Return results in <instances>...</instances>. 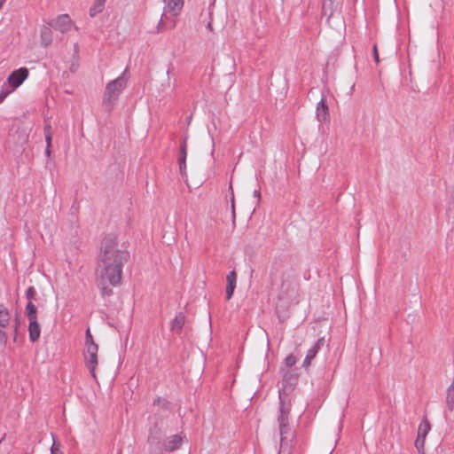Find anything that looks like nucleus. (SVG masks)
Masks as SVG:
<instances>
[{
  "label": "nucleus",
  "mask_w": 454,
  "mask_h": 454,
  "mask_svg": "<svg viewBox=\"0 0 454 454\" xmlns=\"http://www.w3.org/2000/svg\"><path fill=\"white\" fill-rule=\"evenodd\" d=\"M129 259V253L117 241L114 233L107 234L101 241L97 267V285L103 295H110L113 291L107 286L121 285L122 269Z\"/></svg>",
  "instance_id": "obj_1"
},
{
  "label": "nucleus",
  "mask_w": 454,
  "mask_h": 454,
  "mask_svg": "<svg viewBox=\"0 0 454 454\" xmlns=\"http://www.w3.org/2000/svg\"><path fill=\"white\" fill-rule=\"evenodd\" d=\"M288 403H282L278 416V430L280 435L278 454H291L294 446L295 433L289 427Z\"/></svg>",
  "instance_id": "obj_2"
},
{
  "label": "nucleus",
  "mask_w": 454,
  "mask_h": 454,
  "mask_svg": "<svg viewBox=\"0 0 454 454\" xmlns=\"http://www.w3.org/2000/svg\"><path fill=\"white\" fill-rule=\"evenodd\" d=\"M128 69L126 68L116 79L110 81L105 89L102 105L107 112H111L119 96L127 86Z\"/></svg>",
  "instance_id": "obj_3"
},
{
  "label": "nucleus",
  "mask_w": 454,
  "mask_h": 454,
  "mask_svg": "<svg viewBox=\"0 0 454 454\" xmlns=\"http://www.w3.org/2000/svg\"><path fill=\"white\" fill-rule=\"evenodd\" d=\"M165 436V430L163 427V422L156 421L149 427V434L147 442L149 445V451L151 454H158L160 451V446L162 443Z\"/></svg>",
  "instance_id": "obj_4"
},
{
  "label": "nucleus",
  "mask_w": 454,
  "mask_h": 454,
  "mask_svg": "<svg viewBox=\"0 0 454 454\" xmlns=\"http://www.w3.org/2000/svg\"><path fill=\"white\" fill-rule=\"evenodd\" d=\"M296 382L297 376L295 374L292 373L289 371H286V372L283 373V387L281 389L278 390L279 408L281 407L282 403H288L289 412L291 411L292 407V399L290 396V393L293 390V387L296 384Z\"/></svg>",
  "instance_id": "obj_5"
},
{
  "label": "nucleus",
  "mask_w": 454,
  "mask_h": 454,
  "mask_svg": "<svg viewBox=\"0 0 454 454\" xmlns=\"http://www.w3.org/2000/svg\"><path fill=\"white\" fill-rule=\"evenodd\" d=\"M164 13L162 14L161 19L158 24V31H161L164 28V19L167 17V13H169L172 16H177L179 15L184 6V0H164Z\"/></svg>",
  "instance_id": "obj_6"
},
{
  "label": "nucleus",
  "mask_w": 454,
  "mask_h": 454,
  "mask_svg": "<svg viewBox=\"0 0 454 454\" xmlns=\"http://www.w3.org/2000/svg\"><path fill=\"white\" fill-rule=\"evenodd\" d=\"M98 346L97 344H90L88 347H85L84 351V361L86 367L89 369L92 377H96L95 370L98 365Z\"/></svg>",
  "instance_id": "obj_7"
},
{
  "label": "nucleus",
  "mask_w": 454,
  "mask_h": 454,
  "mask_svg": "<svg viewBox=\"0 0 454 454\" xmlns=\"http://www.w3.org/2000/svg\"><path fill=\"white\" fill-rule=\"evenodd\" d=\"M431 429L430 423L427 418H424L418 428V434L415 441V447L419 454H425V442L427 434Z\"/></svg>",
  "instance_id": "obj_8"
},
{
  "label": "nucleus",
  "mask_w": 454,
  "mask_h": 454,
  "mask_svg": "<svg viewBox=\"0 0 454 454\" xmlns=\"http://www.w3.org/2000/svg\"><path fill=\"white\" fill-rule=\"evenodd\" d=\"M184 437L181 434H173L168 438H165L160 446V451L158 454H162L164 451H174L178 450L183 444Z\"/></svg>",
  "instance_id": "obj_9"
},
{
  "label": "nucleus",
  "mask_w": 454,
  "mask_h": 454,
  "mask_svg": "<svg viewBox=\"0 0 454 454\" xmlns=\"http://www.w3.org/2000/svg\"><path fill=\"white\" fill-rule=\"evenodd\" d=\"M28 75V69L26 67H20L18 70L13 71L7 79L8 85L12 87V90L18 88L27 79Z\"/></svg>",
  "instance_id": "obj_10"
},
{
  "label": "nucleus",
  "mask_w": 454,
  "mask_h": 454,
  "mask_svg": "<svg viewBox=\"0 0 454 454\" xmlns=\"http://www.w3.org/2000/svg\"><path fill=\"white\" fill-rule=\"evenodd\" d=\"M48 25L62 33L68 31L72 26V20L67 14H62L51 20Z\"/></svg>",
  "instance_id": "obj_11"
},
{
  "label": "nucleus",
  "mask_w": 454,
  "mask_h": 454,
  "mask_svg": "<svg viewBox=\"0 0 454 454\" xmlns=\"http://www.w3.org/2000/svg\"><path fill=\"white\" fill-rule=\"evenodd\" d=\"M325 337L319 338L317 342L314 344V346L308 350L306 357L303 361L302 366L304 368H308L311 361L315 358L318 351L325 345Z\"/></svg>",
  "instance_id": "obj_12"
},
{
  "label": "nucleus",
  "mask_w": 454,
  "mask_h": 454,
  "mask_svg": "<svg viewBox=\"0 0 454 454\" xmlns=\"http://www.w3.org/2000/svg\"><path fill=\"white\" fill-rule=\"evenodd\" d=\"M186 157H187V137H184L180 145L178 164L180 174L183 177L186 176Z\"/></svg>",
  "instance_id": "obj_13"
},
{
  "label": "nucleus",
  "mask_w": 454,
  "mask_h": 454,
  "mask_svg": "<svg viewBox=\"0 0 454 454\" xmlns=\"http://www.w3.org/2000/svg\"><path fill=\"white\" fill-rule=\"evenodd\" d=\"M28 321H29V325H28L29 340L32 342H35L40 337L41 328L37 322V318H33V319L30 318V319H28Z\"/></svg>",
  "instance_id": "obj_14"
},
{
  "label": "nucleus",
  "mask_w": 454,
  "mask_h": 454,
  "mask_svg": "<svg viewBox=\"0 0 454 454\" xmlns=\"http://www.w3.org/2000/svg\"><path fill=\"white\" fill-rule=\"evenodd\" d=\"M337 0H324L322 4V12L325 16L331 17L339 8Z\"/></svg>",
  "instance_id": "obj_15"
},
{
  "label": "nucleus",
  "mask_w": 454,
  "mask_h": 454,
  "mask_svg": "<svg viewBox=\"0 0 454 454\" xmlns=\"http://www.w3.org/2000/svg\"><path fill=\"white\" fill-rule=\"evenodd\" d=\"M185 324V316L184 313L179 312L174 318L171 325V330L176 333H180L183 326Z\"/></svg>",
  "instance_id": "obj_16"
},
{
  "label": "nucleus",
  "mask_w": 454,
  "mask_h": 454,
  "mask_svg": "<svg viewBox=\"0 0 454 454\" xmlns=\"http://www.w3.org/2000/svg\"><path fill=\"white\" fill-rule=\"evenodd\" d=\"M317 116L319 121H325L328 117V106L324 99H321L317 104Z\"/></svg>",
  "instance_id": "obj_17"
},
{
  "label": "nucleus",
  "mask_w": 454,
  "mask_h": 454,
  "mask_svg": "<svg viewBox=\"0 0 454 454\" xmlns=\"http://www.w3.org/2000/svg\"><path fill=\"white\" fill-rule=\"evenodd\" d=\"M41 40L42 44L44 46H48L52 43L53 36H52V31L51 27H43L41 30Z\"/></svg>",
  "instance_id": "obj_18"
},
{
  "label": "nucleus",
  "mask_w": 454,
  "mask_h": 454,
  "mask_svg": "<svg viewBox=\"0 0 454 454\" xmlns=\"http://www.w3.org/2000/svg\"><path fill=\"white\" fill-rule=\"evenodd\" d=\"M11 320L10 312L6 307L0 304V327L4 328L9 325Z\"/></svg>",
  "instance_id": "obj_19"
},
{
  "label": "nucleus",
  "mask_w": 454,
  "mask_h": 454,
  "mask_svg": "<svg viewBox=\"0 0 454 454\" xmlns=\"http://www.w3.org/2000/svg\"><path fill=\"white\" fill-rule=\"evenodd\" d=\"M106 2V0H95L90 8V16L95 17L101 13L105 8Z\"/></svg>",
  "instance_id": "obj_20"
},
{
  "label": "nucleus",
  "mask_w": 454,
  "mask_h": 454,
  "mask_svg": "<svg viewBox=\"0 0 454 454\" xmlns=\"http://www.w3.org/2000/svg\"><path fill=\"white\" fill-rule=\"evenodd\" d=\"M37 309L33 301H28L26 306V315L28 319L37 318L36 316Z\"/></svg>",
  "instance_id": "obj_21"
},
{
  "label": "nucleus",
  "mask_w": 454,
  "mask_h": 454,
  "mask_svg": "<svg viewBox=\"0 0 454 454\" xmlns=\"http://www.w3.org/2000/svg\"><path fill=\"white\" fill-rule=\"evenodd\" d=\"M230 190H231V221H232V224L235 225V222H236L235 200H234V192H233V189H232L231 185H230Z\"/></svg>",
  "instance_id": "obj_22"
},
{
  "label": "nucleus",
  "mask_w": 454,
  "mask_h": 454,
  "mask_svg": "<svg viewBox=\"0 0 454 454\" xmlns=\"http://www.w3.org/2000/svg\"><path fill=\"white\" fill-rule=\"evenodd\" d=\"M227 285L229 286H235L237 283V273L235 270H231L229 272V274L226 277Z\"/></svg>",
  "instance_id": "obj_23"
},
{
  "label": "nucleus",
  "mask_w": 454,
  "mask_h": 454,
  "mask_svg": "<svg viewBox=\"0 0 454 454\" xmlns=\"http://www.w3.org/2000/svg\"><path fill=\"white\" fill-rule=\"evenodd\" d=\"M446 404L450 411L454 410V393H447Z\"/></svg>",
  "instance_id": "obj_24"
},
{
  "label": "nucleus",
  "mask_w": 454,
  "mask_h": 454,
  "mask_svg": "<svg viewBox=\"0 0 454 454\" xmlns=\"http://www.w3.org/2000/svg\"><path fill=\"white\" fill-rule=\"evenodd\" d=\"M36 290L34 286H29L26 291V297L28 301L35 300Z\"/></svg>",
  "instance_id": "obj_25"
},
{
  "label": "nucleus",
  "mask_w": 454,
  "mask_h": 454,
  "mask_svg": "<svg viewBox=\"0 0 454 454\" xmlns=\"http://www.w3.org/2000/svg\"><path fill=\"white\" fill-rule=\"evenodd\" d=\"M153 405H159V406H161V407H163V408H165L167 410H168V408H169L168 407V405H169L168 402L166 399L161 398V397L156 398L153 401Z\"/></svg>",
  "instance_id": "obj_26"
},
{
  "label": "nucleus",
  "mask_w": 454,
  "mask_h": 454,
  "mask_svg": "<svg viewBox=\"0 0 454 454\" xmlns=\"http://www.w3.org/2000/svg\"><path fill=\"white\" fill-rule=\"evenodd\" d=\"M296 363V358L294 355H289L285 359V364L287 368H291Z\"/></svg>",
  "instance_id": "obj_27"
},
{
  "label": "nucleus",
  "mask_w": 454,
  "mask_h": 454,
  "mask_svg": "<svg viewBox=\"0 0 454 454\" xmlns=\"http://www.w3.org/2000/svg\"><path fill=\"white\" fill-rule=\"evenodd\" d=\"M12 91V90H9L5 88V84L2 87L0 90V103Z\"/></svg>",
  "instance_id": "obj_28"
},
{
  "label": "nucleus",
  "mask_w": 454,
  "mask_h": 454,
  "mask_svg": "<svg viewBox=\"0 0 454 454\" xmlns=\"http://www.w3.org/2000/svg\"><path fill=\"white\" fill-rule=\"evenodd\" d=\"M90 343L96 344L93 340V336L90 333V331L88 329L86 331V336H85V347H88Z\"/></svg>",
  "instance_id": "obj_29"
},
{
  "label": "nucleus",
  "mask_w": 454,
  "mask_h": 454,
  "mask_svg": "<svg viewBox=\"0 0 454 454\" xmlns=\"http://www.w3.org/2000/svg\"><path fill=\"white\" fill-rule=\"evenodd\" d=\"M235 288H236L235 286H229V285L226 286V300L229 301L231 299Z\"/></svg>",
  "instance_id": "obj_30"
},
{
  "label": "nucleus",
  "mask_w": 454,
  "mask_h": 454,
  "mask_svg": "<svg viewBox=\"0 0 454 454\" xmlns=\"http://www.w3.org/2000/svg\"><path fill=\"white\" fill-rule=\"evenodd\" d=\"M51 454H63L59 449V446L57 445L55 442H53V444L51 448Z\"/></svg>",
  "instance_id": "obj_31"
},
{
  "label": "nucleus",
  "mask_w": 454,
  "mask_h": 454,
  "mask_svg": "<svg viewBox=\"0 0 454 454\" xmlns=\"http://www.w3.org/2000/svg\"><path fill=\"white\" fill-rule=\"evenodd\" d=\"M373 58H374L375 63L379 64L380 58H379V53H378V50H377V45L376 44H374V46H373Z\"/></svg>",
  "instance_id": "obj_32"
},
{
  "label": "nucleus",
  "mask_w": 454,
  "mask_h": 454,
  "mask_svg": "<svg viewBox=\"0 0 454 454\" xmlns=\"http://www.w3.org/2000/svg\"><path fill=\"white\" fill-rule=\"evenodd\" d=\"M7 336L6 333L0 330V343L4 344L6 342Z\"/></svg>",
  "instance_id": "obj_33"
},
{
  "label": "nucleus",
  "mask_w": 454,
  "mask_h": 454,
  "mask_svg": "<svg viewBox=\"0 0 454 454\" xmlns=\"http://www.w3.org/2000/svg\"><path fill=\"white\" fill-rule=\"evenodd\" d=\"M51 139H52V133H48L47 136H45L46 144L48 146L51 145Z\"/></svg>",
  "instance_id": "obj_34"
},
{
  "label": "nucleus",
  "mask_w": 454,
  "mask_h": 454,
  "mask_svg": "<svg viewBox=\"0 0 454 454\" xmlns=\"http://www.w3.org/2000/svg\"><path fill=\"white\" fill-rule=\"evenodd\" d=\"M48 133H52L51 126L50 124H46L44 127V134L47 136Z\"/></svg>",
  "instance_id": "obj_35"
},
{
  "label": "nucleus",
  "mask_w": 454,
  "mask_h": 454,
  "mask_svg": "<svg viewBox=\"0 0 454 454\" xmlns=\"http://www.w3.org/2000/svg\"><path fill=\"white\" fill-rule=\"evenodd\" d=\"M447 393H454V381L447 388Z\"/></svg>",
  "instance_id": "obj_36"
},
{
  "label": "nucleus",
  "mask_w": 454,
  "mask_h": 454,
  "mask_svg": "<svg viewBox=\"0 0 454 454\" xmlns=\"http://www.w3.org/2000/svg\"><path fill=\"white\" fill-rule=\"evenodd\" d=\"M254 195L255 197H257L258 199H260V197H261V192H260V191L255 190V191L254 192Z\"/></svg>",
  "instance_id": "obj_37"
},
{
  "label": "nucleus",
  "mask_w": 454,
  "mask_h": 454,
  "mask_svg": "<svg viewBox=\"0 0 454 454\" xmlns=\"http://www.w3.org/2000/svg\"><path fill=\"white\" fill-rule=\"evenodd\" d=\"M45 153H46L47 156H50V154H51V146H48V145L46 146Z\"/></svg>",
  "instance_id": "obj_38"
},
{
  "label": "nucleus",
  "mask_w": 454,
  "mask_h": 454,
  "mask_svg": "<svg viewBox=\"0 0 454 454\" xmlns=\"http://www.w3.org/2000/svg\"><path fill=\"white\" fill-rule=\"evenodd\" d=\"M18 325H19V321H18V319H17V320H16V324H15V336H14V340H16V334H17Z\"/></svg>",
  "instance_id": "obj_39"
},
{
  "label": "nucleus",
  "mask_w": 454,
  "mask_h": 454,
  "mask_svg": "<svg viewBox=\"0 0 454 454\" xmlns=\"http://www.w3.org/2000/svg\"><path fill=\"white\" fill-rule=\"evenodd\" d=\"M6 0H0V9L2 8V6L4 5V4L5 3Z\"/></svg>",
  "instance_id": "obj_40"
},
{
  "label": "nucleus",
  "mask_w": 454,
  "mask_h": 454,
  "mask_svg": "<svg viewBox=\"0 0 454 454\" xmlns=\"http://www.w3.org/2000/svg\"><path fill=\"white\" fill-rule=\"evenodd\" d=\"M207 28H208V29H210V30H212V25H211V22H209V23L207 24Z\"/></svg>",
  "instance_id": "obj_41"
},
{
  "label": "nucleus",
  "mask_w": 454,
  "mask_h": 454,
  "mask_svg": "<svg viewBox=\"0 0 454 454\" xmlns=\"http://www.w3.org/2000/svg\"><path fill=\"white\" fill-rule=\"evenodd\" d=\"M169 74H170V67L168 69L167 71V75L169 77Z\"/></svg>",
  "instance_id": "obj_42"
}]
</instances>
